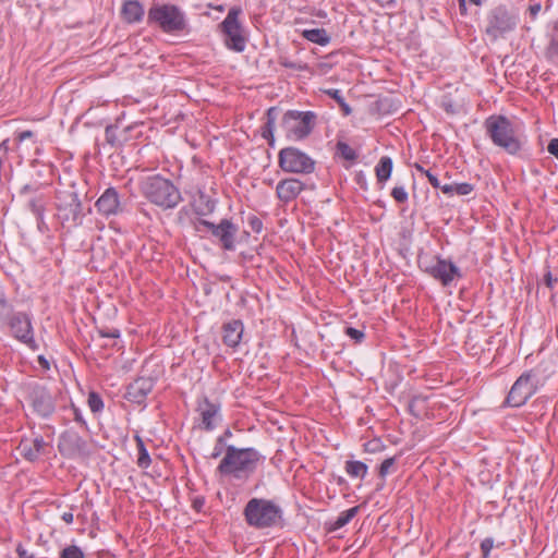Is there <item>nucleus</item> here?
Segmentation results:
<instances>
[{
  "label": "nucleus",
  "instance_id": "1",
  "mask_svg": "<svg viewBox=\"0 0 558 558\" xmlns=\"http://www.w3.org/2000/svg\"><path fill=\"white\" fill-rule=\"evenodd\" d=\"M265 457L255 448H236L227 446L226 454L220 461L217 471L238 481L248 480L263 463Z\"/></svg>",
  "mask_w": 558,
  "mask_h": 558
},
{
  "label": "nucleus",
  "instance_id": "2",
  "mask_svg": "<svg viewBox=\"0 0 558 558\" xmlns=\"http://www.w3.org/2000/svg\"><path fill=\"white\" fill-rule=\"evenodd\" d=\"M140 191L151 204L163 210L177 207L182 201L181 192L172 181L159 174L145 178L140 184Z\"/></svg>",
  "mask_w": 558,
  "mask_h": 558
},
{
  "label": "nucleus",
  "instance_id": "3",
  "mask_svg": "<svg viewBox=\"0 0 558 558\" xmlns=\"http://www.w3.org/2000/svg\"><path fill=\"white\" fill-rule=\"evenodd\" d=\"M243 517L248 526L265 530L280 525L283 512L274 500L254 497L246 502Z\"/></svg>",
  "mask_w": 558,
  "mask_h": 558
},
{
  "label": "nucleus",
  "instance_id": "4",
  "mask_svg": "<svg viewBox=\"0 0 558 558\" xmlns=\"http://www.w3.org/2000/svg\"><path fill=\"white\" fill-rule=\"evenodd\" d=\"M484 126L492 142L510 155L518 154L522 143L517 134L513 123L505 116H490Z\"/></svg>",
  "mask_w": 558,
  "mask_h": 558
},
{
  "label": "nucleus",
  "instance_id": "5",
  "mask_svg": "<svg viewBox=\"0 0 558 558\" xmlns=\"http://www.w3.org/2000/svg\"><path fill=\"white\" fill-rule=\"evenodd\" d=\"M147 21L156 24L163 33L173 34L189 32V23L184 12L175 4H157L148 10Z\"/></svg>",
  "mask_w": 558,
  "mask_h": 558
},
{
  "label": "nucleus",
  "instance_id": "6",
  "mask_svg": "<svg viewBox=\"0 0 558 558\" xmlns=\"http://www.w3.org/2000/svg\"><path fill=\"white\" fill-rule=\"evenodd\" d=\"M317 116L313 111H287L281 121L286 136L291 141L306 138L316 125Z\"/></svg>",
  "mask_w": 558,
  "mask_h": 558
},
{
  "label": "nucleus",
  "instance_id": "7",
  "mask_svg": "<svg viewBox=\"0 0 558 558\" xmlns=\"http://www.w3.org/2000/svg\"><path fill=\"white\" fill-rule=\"evenodd\" d=\"M517 24L518 16L513 11L506 5H497L487 15L485 33L492 40H497L505 34L514 31Z\"/></svg>",
  "mask_w": 558,
  "mask_h": 558
},
{
  "label": "nucleus",
  "instance_id": "8",
  "mask_svg": "<svg viewBox=\"0 0 558 558\" xmlns=\"http://www.w3.org/2000/svg\"><path fill=\"white\" fill-rule=\"evenodd\" d=\"M278 162L284 172L290 173H311L315 168V161L295 147L282 148L278 155Z\"/></svg>",
  "mask_w": 558,
  "mask_h": 558
},
{
  "label": "nucleus",
  "instance_id": "9",
  "mask_svg": "<svg viewBox=\"0 0 558 558\" xmlns=\"http://www.w3.org/2000/svg\"><path fill=\"white\" fill-rule=\"evenodd\" d=\"M199 226L210 231L218 245L225 251H234L239 227L230 219L223 218L218 223L201 219Z\"/></svg>",
  "mask_w": 558,
  "mask_h": 558
},
{
  "label": "nucleus",
  "instance_id": "10",
  "mask_svg": "<svg viewBox=\"0 0 558 558\" xmlns=\"http://www.w3.org/2000/svg\"><path fill=\"white\" fill-rule=\"evenodd\" d=\"M533 371H526L517 378L512 385L505 403L509 407L519 408L537 391V383Z\"/></svg>",
  "mask_w": 558,
  "mask_h": 558
},
{
  "label": "nucleus",
  "instance_id": "11",
  "mask_svg": "<svg viewBox=\"0 0 558 558\" xmlns=\"http://www.w3.org/2000/svg\"><path fill=\"white\" fill-rule=\"evenodd\" d=\"M241 9L233 7L229 10L226 19L220 24L223 34L226 35V45L229 49L236 52H242L246 46V39L242 34V27L239 23V15Z\"/></svg>",
  "mask_w": 558,
  "mask_h": 558
},
{
  "label": "nucleus",
  "instance_id": "12",
  "mask_svg": "<svg viewBox=\"0 0 558 558\" xmlns=\"http://www.w3.org/2000/svg\"><path fill=\"white\" fill-rule=\"evenodd\" d=\"M57 208L64 221L81 225L85 216L82 202L74 191H62L57 196Z\"/></svg>",
  "mask_w": 558,
  "mask_h": 558
},
{
  "label": "nucleus",
  "instance_id": "13",
  "mask_svg": "<svg viewBox=\"0 0 558 558\" xmlns=\"http://www.w3.org/2000/svg\"><path fill=\"white\" fill-rule=\"evenodd\" d=\"M423 269L430 277L440 281L445 287L450 286L454 279L462 277L460 269L451 260L438 256L428 263V265H425Z\"/></svg>",
  "mask_w": 558,
  "mask_h": 558
},
{
  "label": "nucleus",
  "instance_id": "14",
  "mask_svg": "<svg viewBox=\"0 0 558 558\" xmlns=\"http://www.w3.org/2000/svg\"><path fill=\"white\" fill-rule=\"evenodd\" d=\"M12 335L21 342L25 343L32 350H37L38 344L34 339V331L31 318L26 313L17 312L13 314L9 322Z\"/></svg>",
  "mask_w": 558,
  "mask_h": 558
},
{
  "label": "nucleus",
  "instance_id": "15",
  "mask_svg": "<svg viewBox=\"0 0 558 558\" xmlns=\"http://www.w3.org/2000/svg\"><path fill=\"white\" fill-rule=\"evenodd\" d=\"M59 451L62 456L74 458L87 453V442L75 430L68 429L59 438Z\"/></svg>",
  "mask_w": 558,
  "mask_h": 558
},
{
  "label": "nucleus",
  "instance_id": "16",
  "mask_svg": "<svg viewBox=\"0 0 558 558\" xmlns=\"http://www.w3.org/2000/svg\"><path fill=\"white\" fill-rule=\"evenodd\" d=\"M28 400L34 411L43 417L50 416L54 411L53 399L48 389L43 386L33 385L29 388Z\"/></svg>",
  "mask_w": 558,
  "mask_h": 558
},
{
  "label": "nucleus",
  "instance_id": "17",
  "mask_svg": "<svg viewBox=\"0 0 558 558\" xmlns=\"http://www.w3.org/2000/svg\"><path fill=\"white\" fill-rule=\"evenodd\" d=\"M98 213L105 217L117 216L124 211L125 204L114 187H108L95 204Z\"/></svg>",
  "mask_w": 558,
  "mask_h": 558
},
{
  "label": "nucleus",
  "instance_id": "18",
  "mask_svg": "<svg viewBox=\"0 0 558 558\" xmlns=\"http://www.w3.org/2000/svg\"><path fill=\"white\" fill-rule=\"evenodd\" d=\"M153 388L154 380L150 377H138L128 386L125 398L138 405L144 404Z\"/></svg>",
  "mask_w": 558,
  "mask_h": 558
},
{
  "label": "nucleus",
  "instance_id": "19",
  "mask_svg": "<svg viewBox=\"0 0 558 558\" xmlns=\"http://www.w3.org/2000/svg\"><path fill=\"white\" fill-rule=\"evenodd\" d=\"M304 190V183L295 178L283 179L279 181L276 187L278 198L283 203L295 199Z\"/></svg>",
  "mask_w": 558,
  "mask_h": 558
},
{
  "label": "nucleus",
  "instance_id": "20",
  "mask_svg": "<svg viewBox=\"0 0 558 558\" xmlns=\"http://www.w3.org/2000/svg\"><path fill=\"white\" fill-rule=\"evenodd\" d=\"M197 411L202 417L203 428L211 430L215 428V418L219 416L220 404L211 402L207 397H204L197 407Z\"/></svg>",
  "mask_w": 558,
  "mask_h": 558
},
{
  "label": "nucleus",
  "instance_id": "21",
  "mask_svg": "<svg viewBox=\"0 0 558 558\" xmlns=\"http://www.w3.org/2000/svg\"><path fill=\"white\" fill-rule=\"evenodd\" d=\"M244 331L243 323L240 319H232L222 326V340L223 343L230 348H235L240 344Z\"/></svg>",
  "mask_w": 558,
  "mask_h": 558
},
{
  "label": "nucleus",
  "instance_id": "22",
  "mask_svg": "<svg viewBox=\"0 0 558 558\" xmlns=\"http://www.w3.org/2000/svg\"><path fill=\"white\" fill-rule=\"evenodd\" d=\"M145 14L144 7L138 0H125L121 8V16L129 24L138 23Z\"/></svg>",
  "mask_w": 558,
  "mask_h": 558
},
{
  "label": "nucleus",
  "instance_id": "23",
  "mask_svg": "<svg viewBox=\"0 0 558 558\" xmlns=\"http://www.w3.org/2000/svg\"><path fill=\"white\" fill-rule=\"evenodd\" d=\"M23 448V457L27 461H35L38 459V457L41 454L46 442L44 441L43 437H36L32 444L28 446L27 444L22 442Z\"/></svg>",
  "mask_w": 558,
  "mask_h": 558
},
{
  "label": "nucleus",
  "instance_id": "24",
  "mask_svg": "<svg viewBox=\"0 0 558 558\" xmlns=\"http://www.w3.org/2000/svg\"><path fill=\"white\" fill-rule=\"evenodd\" d=\"M267 122L262 128V136L267 140L269 146H274V128L277 120V108L270 107L266 112Z\"/></svg>",
  "mask_w": 558,
  "mask_h": 558
},
{
  "label": "nucleus",
  "instance_id": "25",
  "mask_svg": "<svg viewBox=\"0 0 558 558\" xmlns=\"http://www.w3.org/2000/svg\"><path fill=\"white\" fill-rule=\"evenodd\" d=\"M344 470L350 477L363 480L367 474L368 466L362 461L348 460Z\"/></svg>",
  "mask_w": 558,
  "mask_h": 558
},
{
  "label": "nucleus",
  "instance_id": "26",
  "mask_svg": "<svg viewBox=\"0 0 558 558\" xmlns=\"http://www.w3.org/2000/svg\"><path fill=\"white\" fill-rule=\"evenodd\" d=\"M375 171L378 182H386L391 175L392 159L388 156H383L379 159Z\"/></svg>",
  "mask_w": 558,
  "mask_h": 558
},
{
  "label": "nucleus",
  "instance_id": "27",
  "mask_svg": "<svg viewBox=\"0 0 558 558\" xmlns=\"http://www.w3.org/2000/svg\"><path fill=\"white\" fill-rule=\"evenodd\" d=\"M303 36L307 40L320 46H326L330 41V36L324 28L305 29Z\"/></svg>",
  "mask_w": 558,
  "mask_h": 558
},
{
  "label": "nucleus",
  "instance_id": "28",
  "mask_svg": "<svg viewBox=\"0 0 558 558\" xmlns=\"http://www.w3.org/2000/svg\"><path fill=\"white\" fill-rule=\"evenodd\" d=\"M544 56L548 62L558 64V25L555 26V33L545 48Z\"/></svg>",
  "mask_w": 558,
  "mask_h": 558
},
{
  "label": "nucleus",
  "instance_id": "29",
  "mask_svg": "<svg viewBox=\"0 0 558 558\" xmlns=\"http://www.w3.org/2000/svg\"><path fill=\"white\" fill-rule=\"evenodd\" d=\"M360 507L355 506L345 511H342L336 521L331 524L330 530L336 531L347 525L359 512Z\"/></svg>",
  "mask_w": 558,
  "mask_h": 558
},
{
  "label": "nucleus",
  "instance_id": "30",
  "mask_svg": "<svg viewBox=\"0 0 558 558\" xmlns=\"http://www.w3.org/2000/svg\"><path fill=\"white\" fill-rule=\"evenodd\" d=\"M135 440L138 450L137 465L140 468L146 469L150 465L151 462L149 453L145 447L143 439L138 435L135 436Z\"/></svg>",
  "mask_w": 558,
  "mask_h": 558
},
{
  "label": "nucleus",
  "instance_id": "31",
  "mask_svg": "<svg viewBox=\"0 0 558 558\" xmlns=\"http://www.w3.org/2000/svg\"><path fill=\"white\" fill-rule=\"evenodd\" d=\"M337 154L348 161H355L356 151L347 143L339 141L336 145Z\"/></svg>",
  "mask_w": 558,
  "mask_h": 558
},
{
  "label": "nucleus",
  "instance_id": "32",
  "mask_svg": "<svg viewBox=\"0 0 558 558\" xmlns=\"http://www.w3.org/2000/svg\"><path fill=\"white\" fill-rule=\"evenodd\" d=\"M326 94L339 105L344 116H349L352 112L351 107L345 101L339 89H328L326 90Z\"/></svg>",
  "mask_w": 558,
  "mask_h": 558
},
{
  "label": "nucleus",
  "instance_id": "33",
  "mask_svg": "<svg viewBox=\"0 0 558 558\" xmlns=\"http://www.w3.org/2000/svg\"><path fill=\"white\" fill-rule=\"evenodd\" d=\"M29 210L36 216L37 221H43L45 206L40 198H32L27 204Z\"/></svg>",
  "mask_w": 558,
  "mask_h": 558
},
{
  "label": "nucleus",
  "instance_id": "34",
  "mask_svg": "<svg viewBox=\"0 0 558 558\" xmlns=\"http://www.w3.org/2000/svg\"><path fill=\"white\" fill-rule=\"evenodd\" d=\"M87 403H88L90 411L94 413L100 412L104 408V402H102L101 397L95 391L89 392Z\"/></svg>",
  "mask_w": 558,
  "mask_h": 558
},
{
  "label": "nucleus",
  "instance_id": "35",
  "mask_svg": "<svg viewBox=\"0 0 558 558\" xmlns=\"http://www.w3.org/2000/svg\"><path fill=\"white\" fill-rule=\"evenodd\" d=\"M84 557H85V555H84L83 550L75 545L68 546L60 553V558H84Z\"/></svg>",
  "mask_w": 558,
  "mask_h": 558
},
{
  "label": "nucleus",
  "instance_id": "36",
  "mask_svg": "<svg viewBox=\"0 0 558 558\" xmlns=\"http://www.w3.org/2000/svg\"><path fill=\"white\" fill-rule=\"evenodd\" d=\"M396 460H397L396 457H391V458L385 459L381 462V464L378 468L379 477L385 478L389 474L390 469L396 464Z\"/></svg>",
  "mask_w": 558,
  "mask_h": 558
},
{
  "label": "nucleus",
  "instance_id": "37",
  "mask_svg": "<svg viewBox=\"0 0 558 558\" xmlns=\"http://www.w3.org/2000/svg\"><path fill=\"white\" fill-rule=\"evenodd\" d=\"M364 452L375 453L384 449V445L379 439H372L364 444Z\"/></svg>",
  "mask_w": 558,
  "mask_h": 558
},
{
  "label": "nucleus",
  "instance_id": "38",
  "mask_svg": "<svg viewBox=\"0 0 558 558\" xmlns=\"http://www.w3.org/2000/svg\"><path fill=\"white\" fill-rule=\"evenodd\" d=\"M391 196L397 203L403 204L408 201V193L403 186H395L391 191Z\"/></svg>",
  "mask_w": 558,
  "mask_h": 558
},
{
  "label": "nucleus",
  "instance_id": "39",
  "mask_svg": "<svg viewBox=\"0 0 558 558\" xmlns=\"http://www.w3.org/2000/svg\"><path fill=\"white\" fill-rule=\"evenodd\" d=\"M345 335L349 336L351 339H353L356 343H360L365 338V333L363 330L353 328V327H347L345 328Z\"/></svg>",
  "mask_w": 558,
  "mask_h": 558
},
{
  "label": "nucleus",
  "instance_id": "40",
  "mask_svg": "<svg viewBox=\"0 0 558 558\" xmlns=\"http://www.w3.org/2000/svg\"><path fill=\"white\" fill-rule=\"evenodd\" d=\"M474 190V185L471 183H457L454 184V193L458 195H469Z\"/></svg>",
  "mask_w": 558,
  "mask_h": 558
},
{
  "label": "nucleus",
  "instance_id": "41",
  "mask_svg": "<svg viewBox=\"0 0 558 558\" xmlns=\"http://www.w3.org/2000/svg\"><path fill=\"white\" fill-rule=\"evenodd\" d=\"M494 546V539L490 537H487L482 541L481 543V550H482V558H488L489 553Z\"/></svg>",
  "mask_w": 558,
  "mask_h": 558
},
{
  "label": "nucleus",
  "instance_id": "42",
  "mask_svg": "<svg viewBox=\"0 0 558 558\" xmlns=\"http://www.w3.org/2000/svg\"><path fill=\"white\" fill-rule=\"evenodd\" d=\"M248 225H250L252 231H254L256 233H259L263 230V222L256 216H250L248 217Z\"/></svg>",
  "mask_w": 558,
  "mask_h": 558
},
{
  "label": "nucleus",
  "instance_id": "43",
  "mask_svg": "<svg viewBox=\"0 0 558 558\" xmlns=\"http://www.w3.org/2000/svg\"><path fill=\"white\" fill-rule=\"evenodd\" d=\"M11 310L12 307L9 302L4 298H0V320L5 318L10 314Z\"/></svg>",
  "mask_w": 558,
  "mask_h": 558
},
{
  "label": "nucleus",
  "instance_id": "44",
  "mask_svg": "<svg viewBox=\"0 0 558 558\" xmlns=\"http://www.w3.org/2000/svg\"><path fill=\"white\" fill-rule=\"evenodd\" d=\"M116 130L117 125H108L105 131L106 140L111 145H113L117 142Z\"/></svg>",
  "mask_w": 558,
  "mask_h": 558
},
{
  "label": "nucleus",
  "instance_id": "45",
  "mask_svg": "<svg viewBox=\"0 0 558 558\" xmlns=\"http://www.w3.org/2000/svg\"><path fill=\"white\" fill-rule=\"evenodd\" d=\"M223 441H225V439H223V437H222V436L218 437V439H217V441H216V446H215V448H214V451H213V452H211V454H210V458H211V459H217L218 457H220V456H221V453H222V448H223Z\"/></svg>",
  "mask_w": 558,
  "mask_h": 558
},
{
  "label": "nucleus",
  "instance_id": "46",
  "mask_svg": "<svg viewBox=\"0 0 558 558\" xmlns=\"http://www.w3.org/2000/svg\"><path fill=\"white\" fill-rule=\"evenodd\" d=\"M547 150L550 155L555 156L558 159V138H553L549 142Z\"/></svg>",
  "mask_w": 558,
  "mask_h": 558
},
{
  "label": "nucleus",
  "instance_id": "47",
  "mask_svg": "<svg viewBox=\"0 0 558 558\" xmlns=\"http://www.w3.org/2000/svg\"><path fill=\"white\" fill-rule=\"evenodd\" d=\"M99 333L101 337H106V338H119L120 337V331L116 328L113 329H101L99 330Z\"/></svg>",
  "mask_w": 558,
  "mask_h": 558
},
{
  "label": "nucleus",
  "instance_id": "48",
  "mask_svg": "<svg viewBox=\"0 0 558 558\" xmlns=\"http://www.w3.org/2000/svg\"><path fill=\"white\" fill-rule=\"evenodd\" d=\"M557 281L556 278L553 277L551 272L548 271L545 274L544 276V282L545 284L548 287V288H553L554 287V283Z\"/></svg>",
  "mask_w": 558,
  "mask_h": 558
},
{
  "label": "nucleus",
  "instance_id": "49",
  "mask_svg": "<svg viewBox=\"0 0 558 558\" xmlns=\"http://www.w3.org/2000/svg\"><path fill=\"white\" fill-rule=\"evenodd\" d=\"M33 136H34V133L32 131H29V130H26V131H23V132L19 133L16 140L19 142H23V141H25L27 138H31Z\"/></svg>",
  "mask_w": 558,
  "mask_h": 558
},
{
  "label": "nucleus",
  "instance_id": "50",
  "mask_svg": "<svg viewBox=\"0 0 558 558\" xmlns=\"http://www.w3.org/2000/svg\"><path fill=\"white\" fill-rule=\"evenodd\" d=\"M441 192L444 194H447V195H453L454 193V184H445V185H441L440 184V187Z\"/></svg>",
  "mask_w": 558,
  "mask_h": 558
},
{
  "label": "nucleus",
  "instance_id": "51",
  "mask_svg": "<svg viewBox=\"0 0 558 558\" xmlns=\"http://www.w3.org/2000/svg\"><path fill=\"white\" fill-rule=\"evenodd\" d=\"M74 420L81 425H86L80 409L73 407Z\"/></svg>",
  "mask_w": 558,
  "mask_h": 558
},
{
  "label": "nucleus",
  "instance_id": "52",
  "mask_svg": "<svg viewBox=\"0 0 558 558\" xmlns=\"http://www.w3.org/2000/svg\"><path fill=\"white\" fill-rule=\"evenodd\" d=\"M539 11H541L539 3H535V4L529 7V12L532 17H535L539 13Z\"/></svg>",
  "mask_w": 558,
  "mask_h": 558
},
{
  "label": "nucleus",
  "instance_id": "53",
  "mask_svg": "<svg viewBox=\"0 0 558 558\" xmlns=\"http://www.w3.org/2000/svg\"><path fill=\"white\" fill-rule=\"evenodd\" d=\"M61 519L66 523V524H71L73 522V512L72 511H66L64 512L62 515H61Z\"/></svg>",
  "mask_w": 558,
  "mask_h": 558
},
{
  "label": "nucleus",
  "instance_id": "54",
  "mask_svg": "<svg viewBox=\"0 0 558 558\" xmlns=\"http://www.w3.org/2000/svg\"><path fill=\"white\" fill-rule=\"evenodd\" d=\"M428 182H429V183H430V185H432L433 187H435V189L440 187V182H439V180L437 179V177H436V175H434V174H433V175H429Z\"/></svg>",
  "mask_w": 558,
  "mask_h": 558
},
{
  "label": "nucleus",
  "instance_id": "55",
  "mask_svg": "<svg viewBox=\"0 0 558 558\" xmlns=\"http://www.w3.org/2000/svg\"><path fill=\"white\" fill-rule=\"evenodd\" d=\"M204 506V499H201V498H196L194 499L193 501V508L197 511H199Z\"/></svg>",
  "mask_w": 558,
  "mask_h": 558
},
{
  "label": "nucleus",
  "instance_id": "56",
  "mask_svg": "<svg viewBox=\"0 0 558 558\" xmlns=\"http://www.w3.org/2000/svg\"><path fill=\"white\" fill-rule=\"evenodd\" d=\"M38 362L45 369H49V362L43 355L38 356Z\"/></svg>",
  "mask_w": 558,
  "mask_h": 558
},
{
  "label": "nucleus",
  "instance_id": "57",
  "mask_svg": "<svg viewBox=\"0 0 558 558\" xmlns=\"http://www.w3.org/2000/svg\"><path fill=\"white\" fill-rule=\"evenodd\" d=\"M420 401H424V399L420 398V397H414L411 402H410V409H412L417 402Z\"/></svg>",
  "mask_w": 558,
  "mask_h": 558
},
{
  "label": "nucleus",
  "instance_id": "58",
  "mask_svg": "<svg viewBox=\"0 0 558 558\" xmlns=\"http://www.w3.org/2000/svg\"><path fill=\"white\" fill-rule=\"evenodd\" d=\"M9 140H4L0 143V149L8 150Z\"/></svg>",
  "mask_w": 558,
  "mask_h": 558
},
{
  "label": "nucleus",
  "instance_id": "59",
  "mask_svg": "<svg viewBox=\"0 0 558 558\" xmlns=\"http://www.w3.org/2000/svg\"><path fill=\"white\" fill-rule=\"evenodd\" d=\"M281 64H282L283 66H286V68H289V69H298V68L295 66V64H294V63H292V62H287V61H284V62H281Z\"/></svg>",
  "mask_w": 558,
  "mask_h": 558
},
{
  "label": "nucleus",
  "instance_id": "60",
  "mask_svg": "<svg viewBox=\"0 0 558 558\" xmlns=\"http://www.w3.org/2000/svg\"><path fill=\"white\" fill-rule=\"evenodd\" d=\"M414 168L420 171L421 173H425L426 169H424L420 163H415Z\"/></svg>",
  "mask_w": 558,
  "mask_h": 558
},
{
  "label": "nucleus",
  "instance_id": "61",
  "mask_svg": "<svg viewBox=\"0 0 558 558\" xmlns=\"http://www.w3.org/2000/svg\"><path fill=\"white\" fill-rule=\"evenodd\" d=\"M459 1V8L461 11H465V2L466 0H458Z\"/></svg>",
  "mask_w": 558,
  "mask_h": 558
},
{
  "label": "nucleus",
  "instance_id": "62",
  "mask_svg": "<svg viewBox=\"0 0 558 558\" xmlns=\"http://www.w3.org/2000/svg\"><path fill=\"white\" fill-rule=\"evenodd\" d=\"M470 2L475 4V5H481L482 4V0H470Z\"/></svg>",
  "mask_w": 558,
  "mask_h": 558
},
{
  "label": "nucleus",
  "instance_id": "63",
  "mask_svg": "<svg viewBox=\"0 0 558 558\" xmlns=\"http://www.w3.org/2000/svg\"><path fill=\"white\" fill-rule=\"evenodd\" d=\"M207 210L209 213L214 210V205L213 204L210 205L209 202L207 203Z\"/></svg>",
  "mask_w": 558,
  "mask_h": 558
},
{
  "label": "nucleus",
  "instance_id": "64",
  "mask_svg": "<svg viewBox=\"0 0 558 558\" xmlns=\"http://www.w3.org/2000/svg\"><path fill=\"white\" fill-rule=\"evenodd\" d=\"M424 174L426 175L427 180L429 179V175H433V173L429 170H426Z\"/></svg>",
  "mask_w": 558,
  "mask_h": 558
}]
</instances>
